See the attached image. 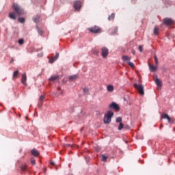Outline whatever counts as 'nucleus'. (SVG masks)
<instances>
[{"mask_svg": "<svg viewBox=\"0 0 175 175\" xmlns=\"http://www.w3.org/2000/svg\"><path fill=\"white\" fill-rule=\"evenodd\" d=\"M12 8L18 16H23L24 14V10L18 4L13 3Z\"/></svg>", "mask_w": 175, "mask_h": 175, "instance_id": "1", "label": "nucleus"}, {"mask_svg": "<svg viewBox=\"0 0 175 175\" xmlns=\"http://www.w3.org/2000/svg\"><path fill=\"white\" fill-rule=\"evenodd\" d=\"M114 116V113L111 111H109L104 116V124H110L111 122V117Z\"/></svg>", "mask_w": 175, "mask_h": 175, "instance_id": "2", "label": "nucleus"}, {"mask_svg": "<svg viewBox=\"0 0 175 175\" xmlns=\"http://www.w3.org/2000/svg\"><path fill=\"white\" fill-rule=\"evenodd\" d=\"M161 118H163V120H167L169 124H174V118H170L166 113H161Z\"/></svg>", "mask_w": 175, "mask_h": 175, "instance_id": "3", "label": "nucleus"}, {"mask_svg": "<svg viewBox=\"0 0 175 175\" xmlns=\"http://www.w3.org/2000/svg\"><path fill=\"white\" fill-rule=\"evenodd\" d=\"M88 31H90V32H92V33H100V32H102V29L98 27L97 26H94L89 28Z\"/></svg>", "mask_w": 175, "mask_h": 175, "instance_id": "4", "label": "nucleus"}, {"mask_svg": "<svg viewBox=\"0 0 175 175\" xmlns=\"http://www.w3.org/2000/svg\"><path fill=\"white\" fill-rule=\"evenodd\" d=\"M134 87L137 90L140 95H144V86L143 85L134 84Z\"/></svg>", "mask_w": 175, "mask_h": 175, "instance_id": "5", "label": "nucleus"}, {"mask_svg": "<svg viewBox=\"0 0 175 175\" xmlns=\"http://www.w3.org/2000/svg\"><path fill=\"white\" fill-rule=\"evenodd\" d=\"M101 55L103 58H107V55H109V49L106 47L102 48Z\"/></svg>", "mask_w": 175, "mask_h": 175, "instance_id": "6", "label": "nucleus"}, {"mask_svg": "<svg viewBox=\"0 0 175 175\" xmlns=\"http://www.w3.org/2000/svg\"><path fill=\"white\" fill-rule=\"evenodd\" d=\"M163 22L164 23L165 25H172V24H174V21H172V18H165L163 20Z\"/></svg>", "mask_w": 175, "mask_h": 175, "instance_id": "7", "label": "nucleus"}, {"mask_svg": "<svg viewBox=\"0 0 175 175\" xmlns=\"http://www.w3.org/2000/svg\"><path fill=\"white\" fill-rule=\"evenodd\" d=\"M73 6L75 10H80L81 9V1H76Z\"/></svg>", "mask_w": 175, "mask_h": 175, "instance_id": "8", "label": "nucleus"}, {"mask_svg": "<svg viewBox=\"0 0 175 175\" xmlns=\"http://www.w3.org/2000/svg\"><path fill=\"white\" fill-rule=\"evenodd\" d=\"M153 79H154V83L157 84V85H158L159 87H161V85H162V82L161 81V80H159V79H158V75H154Z\"/></svg>", "mask_w": 175, "mask_h": 175, "instance_id": "9", "label": "nucleus"}, {"mask_svg": "<svg viewBox=\"0 0 175 175\" xmlns=\"http://www.w3.org/2000/svg\"><path fill=\"white\" fill-rule=\"evenodd\" d=\"M148 66H149V70L150 72H157L158 70V66L155 64V66L148 63Z\"/></svg>", "mask_w": 175, "mask_h": 175, "instance_id": "10", "label": "nucleus"}, {"mask_svg": "<svg viewBox=\"0 0 175 175\" xmlns=\"http://www.w3.org/2000/svg\"><path fill=\"white\" fill-rule=\"evenodd\" d=\"M21 83L23 85H27V74L24 73L22 75Z\"/></svg>", "mask_w": 175, "mask_h": 175, "instance_id": "11", "label": "nucleus"}, {"mask_svg": "<svg viewBox=\"0 0 175 175\" xmlns=\"http://www.w3.org/2000/svg\"><path fill=\"white\" fill-rule=\"evenodd\" d=\"M109 108L110 109H114L115 110H120V107L118 106V105L116 103H112L110 105H109Z\"/></svg>", "mask_w": 175, "mask_h": 175, "instance_id": "12", "label": "nucleus"}, {"mask_svg": "<svg viewBox=\"0 0 175 175\" xmlns=\"http://www.w3.org/2000/svg\"><path fill=\"white\" fill-rule=\"evenodd\" d=\"M9 17H10V18H11V20H16L17 15H16V13H14V12H10L9 14Z\"/></svg>", "mask_w": 175, "mask_h": 175, "instance_id": "13", "label": "nucleus"}, {"mask_svg": "<svg viewBox=\"0 0 175 175\" xmlns=\"http://www.w3.org/2000/svg\"><path fill=\"white\" fill-rule=\"evenodd\" d=\"M77 79H79V76H77V75H74L69 77L70 81H75V80H77Z\"/></svg>", "mask_w": 175, "mask_h": 175, "instance_id": "14", "label": "nucleus"}, {"mask_svg": "<svg viewBox=\"0 0 175 175\" xmlns=\"http://www.w3.org/2000/svg\"><path fill=\"white\" fill-rule=\"evenodd\" d=\"M107 90L108 92H113L114 91V86L113 85H109Z\"/></svg>", "mask_w": 175, "mask_h": 175, "instance_id": "15", "label": "nucleus"}, {"mask_svg": "<svg viewBox=\"0 0 175 175\" xmlns=\"http://www.w3.org/2000/svg\"><path fill=\"white\" fill-rule=\"evenodd\" d=\"M122 61L126 62H129V61H131V57H129V56H126V55H124L122 57Z\"/></svg>", "mask_w": 175, "mask_h": 175, "instance_id": "16", "label": "nucleus"}, {"mask_svg": "<svg viewBox=\"0 0 175 175\" xmlns=\"http://www.w3.org/2000/svg\"><path fill=\"white\" fill-rule=\"evenodd\" d=\"M31 154L34 157H39V152L38 150H36V149H33L31 150Z\"/></svg>", "mask_w": 175, "mask_h": 175, "instance_id": "17", "label": "nucleus"}, {"mask_svg": "<svg viewBox=\"0 0 175 175\" xmlns=\"http://www.w3.org/2000/svg\"><path fill=\"white\" fill-rule=\"evenodd\" d=\"M44 95H42L40 96L39 100H38V103L39 105H43V100H44Z\"/></svg>", "mask_w": 175, "mask_h": 175, "instance_id": "18", "label": "nucleus"}, {"mask_svg": "<svg viewBox=\"0 0 175 175\" xmlns=\"http://www.w3.org/2000/svg\"><path fill=\"white\" fill-rule=\"evenodd\" d=\"M59 78V76L58 75H55V76H52L49 80L50 81H55V80L58 79Z\"/></svg>", "mask_w": 175, "mask_h": 175, "instance_id": "19", "label": "nucleus"}, {"mask_svg": "<svg viewBox=\"0 0 175 175\" xmlns=\"http://www.w3.org/2000/svg\"><path fill=\"white\" fill-rule=\"evenodd\" d=\"M33 20L34 23H39V21H40V16H37L34 17L33 18Z\"/></svg>", "mask_w": 175, "mask_h": 175, "instance_id": "20", "label": "nucleus"}, {"mask_svg": "<svg viewBox=\"0 0 175 175\" xmlns=\"http://www.w3.org/2000/svg\"><path fill=\"white\" fill-rule=\"evenodd\" d=\"M114 17H116V15L114 14V13H112L111 16H109L108 20L109 21H111V20H114Z\"/></svg>", "mask_w": 175, "mask_h": 175, "instance_id": "21", "label": "nucleus"}, {"mask_svg": "<svg viewBox=\"0 0 175 175\" xmlns=\"http://www.w3.org/2000/svg\"><path fill=\"white\" fill-rule=\"evenodd\" d=\"M22 172H25L27 170V165L23 164L21 166Z\"/></svg>", "mask_w": 175, "mask_h": 175, "instance_id": "22", "label": "nucleus"}, {"mask_svg": "<svg viewBox=\"0 0 175 175\" xmlns=\"http://www.w3.org/2000/svg\"><path fill=\"white\" fill-rule=\"evenodd\" d=\"M18 23H21V24L25 23V18H18Z\"/></svg>", "mask_w": 175, "mask_h": 175, "instance_id": "23", "label": "nucleus"}, {"mask_svg": "<svg viewBox=\"0 0 175 175\" xmlns=\"http://www.w3.org/2000/svg\"><path fill=\"white\" fill-rule=\"evenodd\" d=\"M118 129V131H122V129H124V124H122V122L120 123Z\"/></svg>", "mask_w": 175, "mask_h": 175, "instance_id": "24", "label": "nucleus"}, {"mask_svg": "<svg viewBox=\"0 0 175 175\" xmlns=\"http://www.w3.org/2000/svg\"><path fill=\"white\" fill-rule=\"evenodd\" d=\"M154 59L155 65L158 66V64H159V61L158 60V57H157V55L154 56Z\"/></svg>", "mask_w": 175, "mask_h": 175, "instance_id": "25", "label": "nucleus"}, {"mask_svg": "<svg viewBox=\"0 0 175 175\" xmlns=\"http://www.w3.org/2000/svg\"><path fill=\"white\" fill-rule=\"evenodd\" d=\"M18 77V70H16L13 74L14 79H17Z\"/></svg>", "mask_w": 175, "mask_h": 175, "instance_id": "26", "label": "nucleus"}, {"mask_svg": "<svg viewBox=\"0 0 175 175\" xmlns=\"http://www.w3.org/2000/svg\"><path fill=\"white\" fill-rule=\"evenodd\" d=\"M36 29H37V32L40 35H42V33H43V31H42V29H40V28H39V26H36Z\"/></svg>", "mask_w": 175, "mask_h": 175, "instance_id": "27", "label": "nucleus"}, {"mask_svg": "<svg viewBox=\"0 0 175 175\" xmlns=\"http://www.w3.org/2000/svg\"><path fill=\"white\" fill-rule=\"evenodd\" d=\"M102 161L103 162H106L107 161V156H105V154H102Z\"/></svg>", "mask_w": 175, "mask_h": 175, "instance_id": "28", "label": "nucleus"}, {"mask_svg": "<svg viewBox=\"0 0 175 175\" xmlns=\"http://www.w3.org/2000/svg\"><path fill=\"white\" fill-rule=\"evenodd\" d=\"M158 32H159V28L154 27V35H158Z\"/></svg>", "mask_w": 175, "mask_h": 175, "instance_id": "29", "label": "nucleus"}, {"mask_svg": "<svg viewBox=\"0 0 175 175\" xmlns=\"http://www.w3.org/2000/svg\"><path fill=\"white\" fill-rule=\"evenodd\" d=\"M18 42V44H20L21 46L24 44V39L23 38L19 39Z\"/></svg>", "mask_w": 175, "mask_h": 175, "instance_id": "30", "label": "nucleus"}, {"mask_svg": "<svg viewBox=\"0 0 175 175\" xmlns=\"http://www.w3.org/2000/svg\"><path fill=\"white\" fill-rule=\"evenodd\" d=\"M127 64L131 66V68H135V64L131 62H127Z\"/></svg>", "mask_w": 175, "mask_h": 175, "instance_id": "31", "label": "nucleus"}, {"mask_svg": "<svg viewBox=\"0 0 175 175\" xmlns=\"http://www.w3.org/2000/svg\"><path fill=\"white\" fill-rule=\"evenodd\" d=\"M118 31V27H114L113 32L112 33V35H116Z\"/></svg>", "mask_w": 175, "mask_h": 175, "instance_id": "32", "label": "nucleus"}, {"mask_svg": "<svg viewBox=\"0 0 175 175\" xmlns=\"http://www.w3.org/2000/svg\"><path fill=\"white\" fill-rule=\"evenodd\" d=\"M55 61H57L53 57L49 59V64H53Z\"/></svg>", "mask_w": 175, "mask_h": 175, "instance_id": "33", "label": "nucleus"}, {"mask_svg": "<svg viewBox=\"0 0 175 175\" xmlns=\"http://www.w3.org/2000/svg\"><path fill=\"white\" fill-rule=\"evenodd\" d=\"M88 91H89L88 88H83V92L85 95L88 94Z\"/></svg>", "mask_w": 175, "mask_h": 175, "instance_id": "34", "label": "nucleus"}, {"mask_svg": "<svg viewBox=\"0 0 175 175\" xmlns=\"http://www.w3.org/2000/svg\"><path fill=\"white\" fill-rule=\"evenodd\" d=\"M122 121V118L121 117H118L116 118V122L121 123Z\"/></svg>", "mask_w": 175, "mask_h": 175, "instance_id": "35", "label": "nucleus"}, {"mask_svg": "<svg viewBox=\"0 0 175 175\" xmlns=\"http://www.w3.org/2000/svg\"><path fill=\"white\" fill-rule=\"evenodd\" d=\"M59 57V53H56V55L55 57H53V58L57 60L58 59Z\"/></svg>", "mask_w": 175, "mask_h": 175, "instance_id": "36", "label": "nucleus"}, {"mask_svg": "<svg viewBox=\"0 0 175 175\" xmlns=\"http://www.w3.org/2000/svg\"><path fill=\"white\" fill-rule=\"evenodd\" d=\"M138 49L139 50L140 53L143 52V46L142 45L139 46Z\"/></svg>", "mask_w": 175, "mask_h": 175, "instance_id": "37", "label": "nucleus"}, {"mask_svg": "<svg viewBox=\"0 0 175 175\" xmlns=\"http://www.w3.org/2000/svg\"><path fill=\"white\" fill-rule=\"evenodd\" d=\"M31 165H35V159H31Z\"/></svg>", "mask_w": 175, "mask_h": 175, "instance_id": "38", "label": "nucleus"}, {"mask_svg": "<svg viewBox=\"0 0 175 175\" xmlns=\"http://www.w3.org/2000/svg\"><path fill=\"white\" fill-rule=\"evenodd\" d=\"M10 62V64H13V62H14V59L11 58V60Z\"/></svg>", "mask_w": 175, "mask_h": 175, "instance_id": "39", "label": "nucleus"}, {"mask_svg": "<svg viewBox=\"0 0 175 175\" xmlns=\"http://www.w3.org/2000/svg\"><path fill=\"white\" fill-rule=\"evenodd\" d=\"M59 94H61V95H62L63 92H61L60 93H57V94H56V96H59Z\"/></svg>", "mask_w": 175, "mask_h": 175, "instance_id": "40", "label": "nucleus"}, {"mask_svg": "<svg viewBox=\"0 0 175 175\" xmlns=\"http://www.w3.org/2000/svg\"><path fill=\"white\" fill-rule=\"evenodd\" d=\"M98 51H94V54H95L96 55L98 54Z\"/></svg>", "mask_w": 175, "mask_h": 175, "instance_id": "41", "label": "nucleus"}, {"mask_svg": "<svg viewBox=\"0 0 175 175\" xmlns=\"http://www.w3.org/2000/svg\"><path fill=\"white\" fill-rule=\"evenodd\" d=\"M51 165H55V163L54 162H51Z\"/></svg>", "mask_w": 175, "mask_h": 175, "instance_id": "42", "label": "nucleus"}, {"mask_svg": "<svg viewBox=\"0 0 175 175\" xmlns=\"http://www.w3.org/2000/svg\"><path fill=\"white\" fill-rule=\"evenodd\" d=\"M135 53H136V51H132V53H133V54H135Z\"/></svg>", "mask_w": 175, "mask_h": 175, "instance_id": "43", "label": "nucleus"}, {"mask_svg": "<svg viewBox=\"0 0 175 175\" xmlns=\"http://www.w3.org/2000/svg\"><path fill=\"white\" fill-rule=\"evenodd\" d=\"M57 91H61V88H58Z\"/></svg>", "mask_w": 175, "mask_h": 175, "instance_id": "44", "label": "nucleus"}, {"mask_svg": "<svg viewBox=\"0 0 175 175\" xmlns=\"http://www.w3.org/2000/svg\"><path fill=\"white\" fill-rule=\"evenodd\" d=\"M160 128H163V124H161Z\"/></svg>", "mask_w": 175, "mask_h": 175, "instance_id": "45", "label": "nucleus"}, {"mask_svg": "<svg viewBox=\"0 0 175 175\" xmlns=\"http://www.w3.org/2000/svg\"><path fill=\"white\" fill-rule=\"evenodd\" d=\"M125 128H126L127 129H129V126H127V127H125Z\"/></svg>", "mask_w": 175, "mask_h": 175, "instance_id": "46", "label": "nucleus"}]
</instances>
